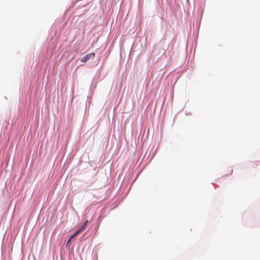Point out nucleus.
Wrapping results in <instances>:
<instances>
[{"mask_svg":"<svg viewBox=\"0 0 260 260\" xmlns=\"http://www.w3.org/2000/svg\"><path fill=\"white\" fill-rule=\"evenodd\" d=\"M233 172V170H231V171H230V174H232Z\"/></svg>","mask_w":260,"mask_h":260,"instance_id":"39448f33","label":"nucleus"},{"mask_svg":"<svg viewBox=\"0 0 260 260\" xmlns=\"http://www.w3.org/2000/svg\"><path fill=\"white\" fill-rule=\"evenodd\" d=\"M72 239L70 237V238L69 239V240H68V243H69V242L71 241V240Z\"/></svg>","mask_w":260,"mask_h":260,"instance_id":"20e7f679","label":"nucleus"},{"mask_svg":"<svg viewBox=\"0 0 260 260\" xmlns=\"http://www.w3.org/2000/svg\"><path fill=\"white\" fill-rule=\"evenodd\" d=\"M81 232L78 230L74 235H73L71 238L72 239L74 238L75 236H76L77 235H78Z\"/></svg>","mask_w":260,"mask_h":260,"instance_id":"7ed1b4c3","label":"nucleus"},{"mask_svg":"<svg viewBox=\"0 0 260 260\" xmlns=\"http://www.w3.org/2000/svg\"><path fill=\"white\" fill-rule=\"evenodd\" d=\"M95 56V53H89L86 55H85L83 57H82L81 59V61L83 62H86L87 61H88L89 59L91 58H94Z\"/></svg>","mask_w":260,"mask_h":260,"instance_id":"f257e3e1","label":"nucleus"},{"mask_svg":"<svg viewBox=\"0 0 260 260\" xmlns=\"http://www.w3.org/2000/svg\"><path fill=\"white\" fill-rule=\"evenodd\" d=\"M88 223V220H86L84 223L82 225V226L79 230L81 232L84 230L85 227L87 226V223Z\"/></svg>","mask_w":260,"mask_h":260,"instance_id":"f03ea898","label":"nucleus"}]
</instances>
